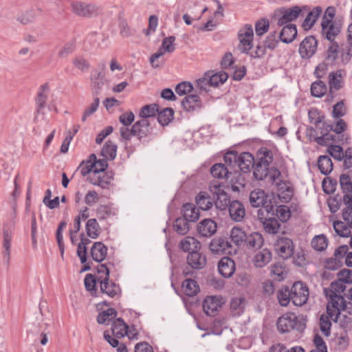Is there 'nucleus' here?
I'll return each mask as SVG.
<instances>
[{
	"mask_svg": "<svg viewBox=\"0 0 352 352\" xmlns=\"http://www.w3.org/2000/svg\"><path fill=\"white\" fill-rule=\"evenodd\" d=\"M276 215L280 221L286 222L291 217V211L287 206H278L276 208Z\"/></svg>",
	"mask_w": 352,
	"mask_h": 352,
	"instance_id": "nucleus-64",
	"label": "nucleus"
},
{
	"mask_svg": "<svg viewBox=\"0 0 352 352\" xmlns=\"http://www.w3.org/2000/svg\"><path fill=\"white\" fill-rule=\"evenodd\" d=\"M98 283V278L91 274H87L85 276L84 283L87 291L89 292L94 297L97 296L96 284Z\"/></svg>",
	"mask_w": 352,
	"mask_h": 352,
	"instance_id": "nucleus-48",
	"label": "nucleus"
},
{
	"mask_svg": "<svg viewBox=\"0 0 352 352\" xmlns=\"http://www.w3.org/2000/svg\"><path fill=\"white\" fill-rule=\"evenodd\" d=\"M223 302L222 297L207 296L203 302L204 311L207 316H214Z\"/></svg>",
	"mask_w": 352,
	"mask_h": 352,
	"instance_id": "nucleus-13",
	"label": "nucleus"
},
{
	"mask_svg": "<svg viewBox=\"0 0 352 352\" xmlns=\"http://www.w3.org/2000/svg\"><path fill=\"white\" fill-rule=\"evenodd\" d=\"M238 152L233 151L228 152L223 157L225 165L231 170L235 171L234 168L237 166L238 164Z\"/></svg>",
	"mask_w": 352,
	"mask_h": 352,
	"instance_id": "nucleus-60",
	"label": "nucleus"
},
{
	"mask_svg": "<svg viewBox=\"0 0 352 352\" xmlns=\"http://www.w3.org/2000/svg\"><path fill=\"white\" fill-rule=\"evenodd\" d=\"M327 85L322 80H317L311 84V94L314 97L321 98L327 93Z\"/></svg>",
	"mask_w": 352,
	"mask_h": 352,
	"instance_id": "nucleus-55",
	"label": "nucleus"
},
{
	"mask_svg": "<svg viewBox=\"0 0 352 352\" xmlns=\"http://www.w3.org/2000/svg\"><path fill=\"white\" fill-rule=\"evenodd\" d=\"M344 195L341 196L337 194L327 199V205L332 213H336L340 208L342 204H344Z\"/></svg>",
	"mask_w": 352,
	"mask_h": 352,
	"instance_id": "nucleus-57",
	"label": "nucleus"
},
{
	"mask_svg": "<svg viewBox=\"0 0 352 352\" xmlns=\"http://www.w3.org/2000/svg\"><path fill=\"white\" fill-rule=\"evenodd\" d=\"M218 270L224 278H230L235 272V263L231 258L223 256L218 263Z\"/></svg>",
	"mask_w": 352,
	"mask_h": 352,
	"instance_id": "nucleus-19",
	"label": "nucleus"
},
{
	"mask_svg": "<svg viewBox=\"0 0 352 352\" xmlns=\"http://www.w3.org/2000/svg\"><path fill=\"white\" fill-rule=\"evenodd\" d=\"M189 222L183 216L177 217L173 223V230L179 234L185 235L190 230Z\"/></svg>",
	"mask_w": 352,
	"mask_h": 352,
	"instance_id": "nucleus-49",
	"label": "nucleus"
},
{
	"mask_svg": "<svg viewBox=\"0 0 352 352\" xmlns=\"http://www.w3.org/2000/svg\"><path fill=\"white\" fill-rule=\"evenodd\" d=\"M195 201L197 205L199 206V208L202 210H208L210 209L213 204L208 192L204 191L197 194L195 197Z\"/></svg>",
	"mask_w": 352,
	"mask_h": 352,
	"instance_id": "nucleus-44",
	"label": "nucleus"
},
{
	"mask_svg": "<svg viewBox=\"0 0 352 352\" xmlns=\"http://www.w3.org/2000/svg\"><path fill=\"white\" fill-rule=\"evenodd\" d=\"M49 89L50 87L47 82L43 84L39 87L38 91L35 98L37 113H39L41 110L45 107L48 98V96L46 92H48Z\"/></svg>",
	"mask_w": 352,
	"mask_h": 352,
	"instance_id": "nucleus-31",
	"label": "nucleus"
},
{
	"mask_svg": "<svg viewBox=\"0 0 352 352\" xmlns=\"http://www.w3.org/2000/svg\"><path fill=\"white\" fill-rule=\"evenodd\" d=\"M179 248L188 253L201 248V243L194 237L187 236L179 243Z\"/></svg>",
	"mask_w": 352,
	"mask_h": 352,
	"instance_id": "nucleus-39",
	"label": "nucleus"
},
{
	"mask_svg": "<svg viewBox=\"0 0 352 352\" xmlns=\"http://www.w3.org/2000/svg\"><path fill=\"white\" fill-rule=\"evenodd\" d=\"M117 315L118 312L114 308H109L99 313L97 316V322L100 324H107V321L115 318Z\"/></svg>",
	"mask_w": 352,
	"mask_h": 352,
	"instance_id": "nucleus-58",
	"label": "nucleus"
},
{
	"mask_svg": "<svg viewBox=\"0 0 352 352\" xmlns=\"http://www.w3.org/2000/svg\"><path fill=\"white\" fill-rule=\"evenodd\" d=\"M344 69H338L336 72H332L329 74V96L333 99L334 98V92L333 89L340 90L343 87V78L345 75Z\"/></svg>",
	"mask_w": 352,
	"mask_h": 352,
	"instance_id": "nucleus-16",
	"label": "nucleus"
},
{
	"mask_svg": "<svg viewBox=\"0 0 352 352\" xmlns=\"http://www.w3.org/2000/svg\"><path fill=\"white\" fill-rule=\"evenodd\" d=\"M255 158L252 153L243 152L238 156L237 166L244 173H250L253 168Z\"/></svg>",
	"mask_w": 352,
	"mask_h": 352,
	"instance_id": "nucleus-20",
	"label": "nucleus"
},
{
	"mask_svg": "<svg viewBox=\"0 0 352 352\" xmlns=\"http://www.w3.org/2000/svg\"><path fill=\"white\" fill-rule=\"evenodd\" d=\"M159 105L153 103L150 104H146L143 106L139 113V117L142 119H146L150 118H154L159 111Z\"/></svg>",
	"mask_w": 352,
	"mask_h": 352,
	"instance_id": "nucleus-46",
	"label": "nucleus"
},
{
	"mask_svg": "<svg viewBox=\"0 0 352 352\" xmlns=\"http://www.w3.org/2000/svg\"><path fill=\"white\" fill-rule=\"evenodd\" d=\"M187 264L194 270H201L205 267L207 259L205 254L199 250L188 253L186 258Z\"/></svg>",
	"mask_w": 352,
	"mask_h": 352,
	"instance_id": "nucleus-17",
	"label": "nucleus"
},
{
	"mask_svg": "<svg viewBox=\"0 0 352 352\" xmlns=\"http://www.w3.org/2000/svg\"><path fill=\"white\" fill-rule=\"evenodd\" d=\"M311 245L315 250L322 252L328 245V239L324 234H319L312 239Z\"/></svg>",
	"mask_w": 352,
	"mask_h": 352,
	"instance_id": "nucleus-53",
	"label": "nucleus"
},
{
	"mask_svg": "<svg viewBox=\"0 0 352 352\" xmlns=\"http://www.w3.org/2000/svg\"><path fill=\"white\" fill-rule=\"evenodd\" d=\"M239 39V50L241 53L248 54L253 47V38L242 36V30L238 34Z\"/></svg>",
	"mask_w": 352,
	"mask_h": 352,
	"instance_id": "nucleus-52",
	"label": "nucleus"
},
{
	"mask_svg": "<svg viewBox=\"0 0 352 352\" xmlns=\"http://www.w3.org/2000/svg\"><path fill=\"white\" fill-rule=\"evenodd\" d=\"M339 182L344 195L352 197V182L350 175L348 173L340 175Z\"/></svg>",
	"mask_w": 352,
	"mask_h": 352,
	"instance_id": "nucleus-50",
	"label": "nucleus"
},
{
	"mask_svg": "<svg viewBox=\"0 0 352 352\" xmlns=\"http://www.w3.org/2000/svg\"><path fill=\"white\" fill-rule=\"evenodd\" d=\"M100 226L96 219H90L87 221L85 230L91 239H97L100 234Z\"/></svg>",
	"mask_w": 352,
	"mask_h": 352,
	"instance_id": "nucleus-51",
	"label": "nucleus"
},
{
	"mask_svg": "<svg viewBox=\"0 0 352 352\" xmlns=\"http://www.w3.org/2000/svg\"><path fill=\"white\" fill-rule=\"evenodd\" d=\"M217 223L211 219H205L199 223L197 231L202 236H211L217 232Z\"/></svg>",
	"mask_w": 352,
	"mask_h": 352,
	"instance_id": "nucleus-23",
	"label": "nucleus"
},
{
	"mask_svg": "<svg viewBox=\"0 0 352 352\" xmlns=\"http://www.w3.org/2000/svg\"><path fill=\"white\" fill-rule=\"evenodd\" d=\"M318 167L320 173L324 175L330 174L333 170V164L328 155H321L318 160Z\"/></svg>",
	"mask_w": 352,
	"mask_h": 352,
	"instance_id": "nucleus-41",
	"label": "nucleus"
},
{
	"mask_svg": "<svg viewBox=\"0 0 352 352\" xmlns=\"http://www.w3.org/2000/svg\"><path fill=\"white\" fill-rule=\"evenodd\" d=\"M344 208L342 211V217L344 221L338 220L333 222V228L336 233L340 237H349L350 229H352V197L344 195Z\"/></svg>",
	"mask_w": 352,
	"mask_h": 352,
	"instance_id": "nucleus-1",
	"label": "nucleus"
},
{
	"mask_svg": "<svg viewBox=\"0 0 352 352\" xmlns=\"http://www.w3.org/2000/svg\"><path fill=\"white\" fill-rule=\"evenodd\" d=\"M228 210L231 219L236 222L242 221L245 215L244 206L238 200H234L230 204Z\"/></svg>",
	"mask_w": 352,
	"mask_h": 352,
	"instance_id": "nucleus-22",
	"label": "nucleus"
},
{
	"mask_svg": "<svg viewBox=\"0 0 352 352\" xmlns=\"http://www.w3.org/2000/svg\"><path fill=\"white\" fill-rule=\"evenodd\" d=\"M341 307L342 306L340 305L336 308H333V311H335V317L333 319V322L337 323L340 328L343 329L345 333H347L349 331H352V318L346 314H342V311H346V307L344 309Z\"/></svg>",
	"mask_w": 352,
	"mask_h": 352,
	"instance_id": "nucleus-12",
	"label": "nucleus"
},
{
	"mask_svg": "<svg viewBox=\"0 0 352 352\" xmlns=\"http://www.w3.org/2000/svg\"><path fill=\"white\" fill-rule=\"evenodd\" d=\"M346 289V283L340 281L339 278L333 281L330 284V287L324 288V294L329 298L328 305L332 308H336L338 305H341V308L344 309L346 305L344 293Z\"/></svg>",
	"mask_w": 352,
	"mask_h": 352,
	"instance_id": "nucleus-3",
	"label": "nucleus"
},
{
	"mask_svg": "<svg viewBox=\"0 0 352 352\" xmlns=\"http://www.w3.org/2000/svg\"><path fill=\"white\" fill-rule=\"evenodd\" d=\"M209 249L213 254L219 255H231L237 252V248L232 244L226 236L213 238L209 244Z\"/></svg>",
	"mask_w": 352,
	"mask_h": 352,
	"instance_id": "nucleus-5",
	"label": "nucleus"
},
{
	"mask_svg": "<svg viewBox=\"0 0 352 352\" xmlns=\"http://www.w3.org/2000/svg\"><path fill=\"white\" fill-rule=\"evenodd\" d=\"M129 327L121 318H116L113 321L111 324V331L113 335L117 338H122L124 336H128L129 340H138L139 333L135 332L131 336L128 332Z\"/></svg>",
	"mask_w": 352,
	"mask_h": 352,
	"instance_id": "nucleus-11",
	"label": "nucleus"
},
{
	"mask_svg": "<svg viewBox=\"0 0 352 352\" xmlns=\"http://www.w3.org/2000/svg\"><path fill=\"white\" fill-rule=\"evenodd\" d=\"M339 45L338 42L330 43L327 50L326 60H330L333 64L338 57Z\"/></svg>",
	"mask_w": 352,
	"mask_h": 352,
	"instance_id": "nucleus-62",
	"label": "nucleus"
},
{
	"mask_svg": "<svg viewBox=\"0 0 352 352\" xmlns=\"http://www.w3.org/2000/svg\"><path fill=\"white\" fill-rule=\"evenodd\" d=\"M12 231L13 229L10 227L3 226V246L5 250L3 254L7 262L10 260Z\"/></svg>",
	"mask_w": 352,
	"mask_h": 352,
	"instance_id": "nucleus-32",
	"label": "nucleus"
},
{
	"mask_svg": "<svg viewBox=\"0 0 352 352\" xmlns=\"http://www.w3.org/2000/svg\"><path fill=\"white\" fill-rule=\"evenodd\" d=\"M181 212L182 216L188 221L195 222L200 216L199 210L192 203H186L183 205Z\"/></svg>",
	"mask_w": 352,
	"mask_h": 352,
	"instance_id": "nucleus-29",
	"label": "nucleus"
},
{
	"mask_svg": "<svg viewBox=\"0 0 352 352\" xmlns=\"http://www.w3.org/2000/svg\"><path fill=\"white\" fill-rule=\"evenodd\" d=\"M290 288L287 285H282L277 291V299L282 307H286L292 301V295L290 294Z\"/></svg>",
	"mask_w": 352,
	"mask_h": 352,
	"instance_id": "nucleus-45",
	"label": "nucleus"
},
{
	"mask_svg": "<svg viewBox=\"0 0 352 352\" xmlns=\"http://www.w3.org/2000/svg\"><path fill=\"white\" fill-rule=\"evenodd\" d=\"M105 74L99 72L98 69H94L91 75V81L93 86L94 94L98 96L100 90L104 85Z\"/></svg>",
	"mask_w": 352,
	"mask_h": 352,
	"instance_id": "nucleus-34",
	"label": "nucleus"
},
{
	"mask_svg": "<svg viewBox=\"0 0 352 352\" xmlns=\"http://www.w3.org/2000/svg\"><path fill=\"white\" fill-rule=\"evenodd\" d=\"M292 301L296 306H302L308 300L309 287L302 281L295 282L290 288Z\"/></svg>",
	"mask_w": 352,
	"mask_h": 352,
	"instance_id": "nucleus-6",
	"label": "nucleus"
},
{
	"mask_svg": "<svg viewBox=\"0 0 352 352\" xmlns=\"http://www.w3.org/2000/svg\"><path fill=\"white\" fill-rule=\"evenodd\" d=\"M174 110L170 107L159 109L157 112V121L163 126H167L174 118Z\"/></svg>",
	"mask_w": 352,
	"mask_h": 352,
	"instance_id": "nucleus-40",
	"label": "nucleus"
},
{
	"mask_svg": "<svg viewBox=\"0 0 352 352\" xmlns=\"http://www.w3.org/2000/svg\"><path fill=\"white\" fill-rule=\"evenodd\" d=\"M37 12H41L42 10L38 8L37 10L34 9H30L25 10L19 14L16 20L22 25H26L28 24H31L34 22L36 16Z\"/></svg>",
	"mask_w": 352,
	"mask_h": 352,
	"instance_id": "nucleus-35",
	"label": "nucleus"
},
{
	"mask_svg": "<svg viewBox=\"0 0 352 352\" xmlns=\"http://www.w3.org/2000/svg\"><path fill=\"white\" fill-rule=\"evenodd\" d=\"M266 232L269 234H276L280 228V223L275 216L270 217L263 223Z\"/></svg>",
	"mask_w": 352,
	"mask_h": 352,
	"instance_id": "nucleus-56",
	"label": "nucleus"
},
{
	"mask_svg": "<svg viewBox=\"0 0 352 352\" xmlns=\"http://www.w3.org/2000/svg\"><path fill=\"white\" fill-rule=\"evenodd\" d=\"M274 249L280 257L287 260L291 258L294 252L293 241L287 237H278L274 243Z\"/></svg>",
	"mask_w": 352,
	"mask_h": 352,
	"instance_id": "nucleus-8",
	"label": "nucleus"
},
{
	"mask_svg": "<svg viewBox=\"0 0 352 352\" xmlns=\"http://www.w3.org/2000/svg\"><path fill=\"white\" fill-rule=\"evenodd\" d=\"M71 7L72 12L80 17L91 18L102 14V8L94 3L73 1L71 3Z\"/></svg>",
	"mask_w": 352,
	"mask_h": 352,
	"instance_id": "nucleus-4",
	"label": "nucleus"
},
{
	"mask_svg": "<svg viewBox=\"0 0 352 352\" xmlns=\"http://www.w3.org/2000/svg\"><path fill=\"white\" fill-rule=\"evenodd\" d=\"M318 42L314 36H306L300 43L298 52L302 59L311 58L316 52Z\"/></svg>",
	"mask_w": 352,
	"mask_h": 352,
	"instance_id": "nucleus-10",
	"label": "nucleus"
},
{
	"mask_svg": "<svg viewBox=\"0 0 352 352\" xmlns=\"http://www.w3.org/2000/svg\"><path fill=\"white\" fill-rule=\"evenodd\" d=\"M116 153L117 145L111 140L107 141L102 148L101 155L107 160H113Z\"/></svg>",
	"mask_w": 352,
	"mask_h": 352,
	"instance_id": "nucleus-47",
	"label": "nucleus"
},
{
	"mask_svg": "<svg viewBox=\"0 0 352 352\" xmlns=\"http://www.w3.org/2000/svg\"><path fill=\"white\" fill-rule=\"evenodd\" d=\"M133 132H135V137L142 142L146 141L145 138H147L153 131V127L148 120L141 119L135 122L133 125Z\"/></svg>",
	"mask_w": 352,
	"mask_h": 352,
	"instance_id": "nucleus-15",
	"label": "nucleus"
},
{
	"mask_svg": "<svg viewBox=\"0 0 352 352\" xmlns=\"http://www.w3.org/2000/svg\"><path fill=\"white\" fill-rule=\"evenodd\" d=\"M270 166H265L260 163L254 162L253 166V175L257 180H263L269 174Z\"/></svg>",
	"mask_w": 352,
	"mask_h": 352,
	"instance_id": "nucleus-54",
	"label": "nucleus"
},
{
	"mask_svg": "<svg viewBox=\"0 0 352 352\" xmlns=\"http://www.w3.org/2000/svg\"><path fill=\"white\" fill-rule=\"evenodd\" d=\"M297 34L298 31L296 25L292 23L284 25L279 33L278 38L283 43L288 44L296 38Z\"/></svg>",
	"mask_w": 352,
	"mask_h": 352,
	"instance_id": "nucleus-24",
	"label": "nucleus"
},
{
	"mask_svg": "<svg viewBox=\"0 0 352 352\" xmlns=\"http://www.w3.org/2000/svg\"><path fill=\"white\" fill-rule=\"evenodd\" d=\"M302 9H307V6H304L302 8L298 6H294L289 8L285 7L280 8L278 12L281 14V16L278 19V26L281 27L289 22L295 21L300 16Z\"/></svg>",
	"mask_w": 352,
	"mask_h": 352,
	"instance_id": "nucleus-9",
	"label": "nucleus"
},
{
	"mask_svg": "<svg viewBox=\"0 0 352 352\" xmlns=\"http://www.w3.org/2000/svg\"><path fill=\"white\" fill-rule=\"evenodd\" d=\"M267 196L265 191L261 189H256L250 195V202L252 207L258 208L265 204Z\"/></svg>",
	"mask_w": 352,
	"mask_h": 352,
	"instance_id": "nucleus-38",
	"label": "nucleus"
},
{
	"mask_svg": "<svg viewBox=\"0 0 352 352\" xmlns=\"http://www.w3.org/2000/svg\"><path fill=\"white\" fill-rule=\"evenodd\" d=\"M342 28V24L336 20L331 23L327 20L321 21V36L330 43L336 42L335 38L340 34Z\"/></svg>",
	"mask_w": 352,
	"mask_h": 352,
	"instance_id": "nucleus-7",
	"label": "nucleus"
},
{
	"mask_svg": "<svg viewBox=\"0 0 352 352\" xmlns=\"http://www.w3.org/2000/svg\"><path fill=\"white\" fill-rule=\"evenodd\" d=\"M182 290L188 296H194L199 291V286L197 281L191 278H186L182 283Z\"/></svg>",
	"mask_w": 352,
	"mask_h": 352,
	"instance_id": "nucleus-42",
	"label": "nucleus"
},
{
	"mask_svg": "<svg viewBox=\"0 0 352 352\" xmlns=\"http://www.w3.org/2000/svg\"><path fill=\"white\" fill-rule=\"evenodd\" d=\"M322 9L320 6L314 7L313 10L307 14L302 23L303 30L305 31L311 30L322 14Z\"/></svg>",
	"mask_w": 352,
	"mask_h": 352,
	"instance_id": "nucleus-28",
	"label": "nucleus"
},
{
	"mask_svg": "<svg viewBox=\"0 0 352 352\" xmlns=\"http://www.w3.org/2000/svg\"><path fill=\"white\" fill-rule=\"evenodd\" d=\"M276 327L281 333H288L293 329L302 332L306 327V319L302 315L297 316L294 313L288 312L278 318Z\"/></svg>",
	"mask_w": 352,
	"mask_h": 352,
	"instance_id": "nucleus-2",
	"label": "nucleus"
},
{
	"mask_svg": "<svg viewBox=\"0 0 352 352\" xmlns=\"http://www.w3.org/2000/svg\"><path fill=\"white\" fill-rule=\"evenodd\" d=\"M182 106L188 112H193L202 107V102L197 94L187 95L182 101Z\"/></svg>",
	"mask_w": 352,
	"mask_h": 352,
	"instance_id": "nucleus-21",
	"label": "nucleus"
},
{
	"mask_svg": "<svg viewBox=\"0 0 352 352\" xmlns=\"http://www.w3.org/2000/svg\"><path fill=\"white\" fill-rule=\"evenodd\" d=\"M263 236L259 232H255L247 235L244 246L248 247L249 249H259L263 245Z\"/></svg>",
	"mask_w": 352,
	"mask_h": 352,
	"instance_id": "nucleus-37",
	"label": "nucleus"
},
{
	"mask_svg": "<svg viewBox=\"0 0 352 352\" xmlns=\"http://www.w3.org/2000/svg\"><path fill=\"white\" fill-rule=\"evenodd\" d=\"M272 254L267 248L258 251L254 256L253 262L256 267H263L272 261Z\"/></svg>",
	"mask_w": 352,
	"mask_h": 352,
	"instance_id": "nucleus-30",
	"label": "nucleus"
},
{
	"mask_svg": "<svg viewBox=\"0 0 352 352\" xmlns=\"http://www.w3.org/2000/svg\"><path fill=\"white\" fill-rule=\"evenodd\" d=\"M90 254L94 261L101 263L107 255V247L102 242H95L91 248Z\"/></svg>",
	"mask_w": 352,
	"mask_h": 352,
	"instance_id": "nucleus-27",
	"label": "nucleus"
},
{
	"mask_svg": "<svg viewBox=\"0 0 352 352\" xmlns=\"http://www.w3.org/2000/svg\"><path fill=\"white\" fill-rule=\"evenodd\" d=\"M111 205H100L96 208V216L100 220H104L111 215H114Z\"/></svg>",
	"mask_w": 352,
	"mask_h": 352,
	"instance_id": "nucleus-63",
	"label": "nucleus"
},
{
	"mask_svg": "<svg viewBox=\"0 0 352 352\" xmlns=\"http://www.w3.org/2000/svg\"><path fill=\"white\" fill-rule=\"evenodd\" d=\"M335 311L331 307V305H327V314H322L320 316V329L322 334L325 336L328 337L331 334V328L332 326L331 322L330 320L334 319Z\"/></svg>",
	"mask_w": 352,
	"mask_h": 352,
	"instance_id": "nucleus-18",
	"label": "nucleus"
},
{
	"mask_svg": "<svg viewBox=\"0 0 352 352\" xmlns=\"http://www.w3.org/2000/svg\"><path fill=\"white\" fill-rule=\"evenodd\" d=\"M67 226V222L65 221H62L58 224L56 232V238L58 243V246L60 250V253L62 258H63L64 252H65V245L63 243V230Z\"/></svg>",
	"mask_w": 352,
	"mask_h": 352,
	"instance_id": "nucleus-61",
	"label": "nucleus"
},
{
	"mask_svg": "<svg viewBox=\"0 0 352 352\" xmlns=\"http://www.w3.org/2000/svg\"><path fill=\"white\" fill-rule=\"evenodd\" d=\"M337 186V179L331 177H327L324 178L322 182V188L324 192L327 195L334 193V192L336 190Z\"/></svg>",
	"mask_w": 352,
	"mask_h": 352,
	"instance_id": "nucleus-59",
	"label": "nucleus"
},
{
	"mask_svg": "<svg viewBox=\"0 0 352 352\" xmlns=\"http://www.w3.org/2000/svg\"><path fill=\"white\" fill-rule=\"evenodd\" d=\"M206 76L209 78V82L211 87H219L223 85L228 78V74L223 71L214 73L213 71H208Z\"/></svg>",
	"mask_w": 352,
	"mask_h": 352,
	"instance_id": "nucleus-33",
	"label": "nucleus"
},
{
	"mask_svg": "<svg viewBox=\"0 0 352 352\" xmlns=\"http://www.w3.org/2000/svg\"><path fill=\"white\" fill-rule=\"evenodd\" d=\"M102 280L98 281L100 283V292L105 294L111 298H114L116 295L121 293V289L119 285L115 283L113 281H106L103 278Z\"/></svg>",
	"mask_w": 352,
	"mask_h": 352,
	"instance_id": "nucleus-25",
	"label": "nucleus"
},
{
	"mask_svg": "<svg viewBox=\"0 0 352 352\" xmlns=\"http://www.w3.org/2000/svg\"><path fill=\"white\" fill-rule=\"evenodd\" d=\"M274 160L273 153L267 148L262 147L256 153L255 162L260 163L265 166H270Z\"/></svg>",
	"mask_w": 352,
	"mask_h": 352,
	"instance_id": "nucleus-36",
	"label": "nucleus"
},
{
	"mask_svg": "<svg viewBox=\"0 0 352 352\" xmlns=\"http://www.w3.org/2000/svg\"><path fill=\"white\" fill-rule=\"evenodd\" d=\"M247 234L241 228L238 226H234L232 228L230 232V238L231 241L234 243V246L237 249L240 246H244V243H245V239H247Z\"/></svg>",
	"mask_w": 352,
	"mask_h": 352,
	"instance_id": "nucleus-26",
	"label": "nucleus"
},
{
	"mask_svg": "<svg viewBox=\"0 0 352 352\" xmlns=\"http://www.w3.org/2000/svg\"><path fill=\"white\" fill-rule=\"evenodd\" d=\"M309 117L311 122H313L316 127L320 129V134L328 135V133L333 131V126L329 124L324 121V116H319V111L316 109H313L309 111Z\"/></svg>",
	"mask_w": 352,
	"mask_h": 352,
	"instance_id": "nucleus-14",
	"label": "nucleus"
},
{
	"mask_svg": "<svg viewBox=\"0 0 352 352\" xmlns=\"http://www.w3.org/2000/svg\"><path fill=\"white\" fill-rule=\"evenodd\" d=\"M210 173L214 177L223 179L228 178L232 172L224 164L217 163L211 167Z\"/></svg>",
	"mask_w": 352,
	"mask_h": 352,
	"instance_id": "nucleus-43",
	"label": "nucleus"
}]
</instances>
